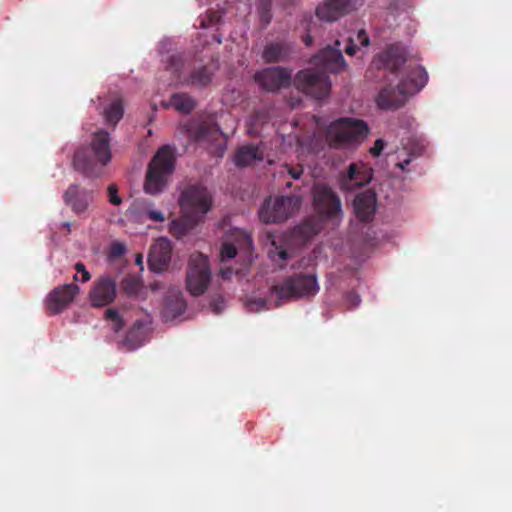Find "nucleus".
Here are the masks:
<instances>
[{"label":"nucleus","instance_id":"c03bdc74","mask_svg":"<svg viewBox=\"0 0 512 512\" xmlns=\"http://www.w3.org/2000/svg\"><path fill=\"white\" fill-rule=\"evenodd\" d=\"M412 160L413 158L408 155L406 159H403L402 161L397 163V167L402 171H406L407 166L411 163Z\"/></svg>","mask_w":512,"mask_h":512},{"label":"nucleus","instance_id":"2eb2a0df","mask_svg":"<svg viewBox=\"0 0 512 512\" xmlns=\"http://www.w3.org/2000/svg\"><path fill=\"white\" fill-rule=\"evenodd\" d=\"M80 292V287L75 283L64 284L54 288L47 296L46 307L51 315L61 313L73 302Z\"/></svg>","mask_w":512,"mask_h":512},{"label":"nucleus","instance_id":"6e6552de","mask_svg":"<svg viewBox=\"0 0 512 512\" xmlns=\"http://www.w3.org/2000/svg\"><path fill=\"white\" fill-rule=\"evenodd\" d=\"M312 203L316 214L323 220L338 226L343 218L342 202L338 194L326 183L312 187Z\"/></svg>","mask_w":512,"mask_h":512},{"label":"nucleus","instance_id":"f3484780","mask_svg":"<svg viewBox=\"0 0 512 512\" xmlns=\"http://www.w3.org/2000/svg\"><path fill=\"white\" fill-rule=\"evenodd\" d=\"M171 254V242L166 238L157 239L150 247L148 255V264L150 269L154 272L164 271L170 263Z\"/></svg>","mask_w":512,"mask_h":512},{"label":"nucleus","instance_id":"de8ad7c7","mask_svg":"<svg viewBox=\"0 0 512 512\" xmlns=\"http://www.w3.org/2000/svg\"><path fill=\"white\" fill-rule=\"evenodd\" d=\"M207 16H208L209 22H210L211 24H215V23H217V22L219 21V18H220V16L218 15V13H217V12H213V11L209 12V13L207 14Z\"/></svg>","mask_w":512,"mask_h":512},{"label":"nucleus","instance_id":"9b49d317","mask_svg":"<svg viewBox=\"0 0 512 512\" xmlns=\"http://www.w3.org/2000/svg\"><path fill=\"white\" fill-rule=\"evenodd\" d=\"M211 281V270L208 258L203 254H193L190 257L186 276L187 290L193 296L202 295Z\"/></svg>","mask_w":512,"mask_h":512},{"label":"nucleus","instance_id":"dca6fc26","mask_svg":"<svg viewBox=\"0 0 512 512\" xmlns=\"http://www.w3.org/2000/svg\"><path fill=\"white\" fill-rule=\"evenodd\" d=\"M372 174V169L365 164L351 163L347 172L340 177V187L346 191L362 187L371 181Z\"/></svg>","mask_w":512,"mask_h":512},{"label":"nucleus","instance_id":"1a4fd4ad","mask_svg":"<svg viewBox=\"0 0 512 512\" xmlns=\"http://www.w3.org/2000/svg\"><path fill=\"white\" fill-rule=\"evenodd\" d=\"M212 204L211 193L202 185L187 186L179 197L181 212L201 222L212 208Z\"/></svg>","mask_w":512,"mask_h":512},{"label":"nucleus","instance_id":"a19ab883","mask_svg":"<svg viewBox=\"0 0 512 512\" xmlns=\"http://www.w3.org/2000/svg\"><path fill=\"white\" fill-rule=\"evenodd\" d=\"M286 169H287L288 174L293 179H299L303 173V168L301 166H299V167L286 166Z\"/></svg>","mask_w":512,"mask_h":512},{"label":"nucleus","instance_id":"58836bf2","mask_svg":"<svg viewBox=\"0 0 512 512\" xmlns=\"http://www.w3.org/2000/svg\"><path fill=\"white\" fill-rule=\"evenodd\" d=\"M211 309L215 314H219L224 309V300L222 297H216L212 299L210 303Z\"/></svg>","mask_w":512,"mask_h":512},{"label":"nucleus","instance_id":"2f4dec72","mask_svg":"<svg viewBox=\"0 0 512 512\" xmlns=\"http://www.w3.org/2000/svg\"><path fill=\"white\" fill-rule=\"evenodd\" d=\"M237 255V249L233 243L224 242L220 250L221 261L233 259Z\"/></svg>","mask_w":512,"mask_h":512},{"label":"nucleus","instance_id":"aec40b11","mask_svg":"<svg viewBox=\"0 0 512 512\" xmlns=\"http://www.w3.org/2000/svg\"><path fill=\"white\" fill-rule=\"evenodd\" d=\"M293 52V46L287 41H273L265 45L262 59L266 63L287 61Z\"/></svg>","mask_w":512,"mask_h":512},{"label":"nucleus","instance_id":"e433bc0d","mask_svg":"<svg viewBox=\"0 0 512 512\" xmlns=\"http://www.w3.org/2000/svg\"><path fill=\"white\" fill-rule=\"evenodd\" d=\"M386 143L383 139L379 138L374 142L373 147L370 149V153L374 157H378L381 155Z\"/></svg>","mask_w":512,"mask_h":512},{"label":"nucleus","instance_id":"5fc2aeb1","mask_svg":"<svg viewBox=\"0 0 512 512\" xmlns=\"http://www.w3.org/2000/svg\"><path fill=\"white\" fill-rule=\"evenodd\" d=\"M291 185H292V184H291V182H287V183H286V187H288V188H290V187H291Z\"/></svg>","mask_w":512,"mask_h":512},{"label":"nucleus","instance_id":"ea45409f","mask_svg":"<svg viewBox=\"0 0 512 512\" xmlns=\"http://www.w3.org/2000/svg\"><path fill=\"white\" fill-rule=\"evenodd\" d=\"M268 6H269L268 2L262 3V12H261V16L260 17H261V21L265 25H268L270 23V20H271V14L269 12Z\"/></svg>","mask_w":512,"mask_h":512},{"label":"nucleus","instance_id":"f03ea898","mask_svg":"<svg viewBox=\"0 0 512 512\" xmlns=\"http://www.w3.org/2000/svg\"><path fill=\"white\" fill-rule=\"evenodd\" d=\"M111 158L110 134L100 129L93 134L90 145L81 146L75 151L73 166L84 176L97 178L103 175Z\"/></svg>","mask_w":512,"mask_h":512},{"label":"nucleus","instance_id":"4468645a","mask_svg":"<svg viewBox=\"0 0 512 512\" xmlns=\"http://www.w3.org/2000/svg\"><path fill=\"white\" fill-rule=\"evenodd\" d=\"M94 196V190L86 189L78 184H71L63 193V201L73 213L82 216L89 210Z\"/></svg>","mask_w":512,"mask_h":512},{"label":"nucleus","instance_id":"37998d69","mask_svg":"<svg viewBox=\"0 0 512 512\" xmlns=\"http://www.w3.org/2000/svg\"><path fill=\"white\" fill-rule=\"evenodd\" d=\"M358 49V47L353 43V40L352 39H349V43L347 44V46L345 47V52L346 54L348 55H354L356 53V50Z\"/></svg>","mask_w":512,"mask_h":512},{"label":"nucleus","instance_id":"f704fd0d","mask_svg":"<svg viewBox=\"0 0 512 512\" xmlns=\"http://www.w3.org/2000/svg\"><path fill=\"white\" fill-rule=\"evenodd\" d=\"M345 302L350 308H355L360 304L361 299L356 292L349 291L345 295Z\"/></svg>","mask_w":512,"mask_h":512},{"label":"nucleus","instance_id":"a18cd8bd","mask_svg":"<svg viewBox=\"0 0 512 512\" xmlns=\"http://www.w3.org/2000/svg\"><path fill=\"white\" fill-rule=\"evenodd\" d=\"M412 160L413 158L408 155L406 159H403L402 161L397 163V167L402 171H406L407 166L411 163Z\"/></svg>","mask_w":512,"mask_h":512},{"label":"nucleus","instance_id":"b1692460","mask_svg":"<svg viewBox=\"0 0 512 512\" xmlns=\"http://www.w3.org/2000/svg\"><path fill=\"white\" fill-rule=\"evenodd\" d=\"M385 69L396 73L406 62L404 53L397 47H390L381 56Z\"/></svg>","mask_w":512,"mask_h":512},{"label":"nucleus","instance_id":"5701e85b","mask_svg":"<svg viewBox=\"0 0 512 512\" xmlns=\"http://www.w3.org/2000/svg\"><path fill=\"white\" fill-rule=\"evenodd\" d=\"M201 221L182 213L179 219H174L169 225V232L176 238H181L189 233Z\"/></svg>","mask_w":512,"mask_h":512},{"label":"nucleus","instance_id":"8fccbe9b","mask_svg":"<svg viewBox=\"0 0 512 512\" xmlns=\"http://www.w3.org/2000/svg\"><path fill=\"white\" fill-rule=\"evenodd\" d=\"M311 32H312V29L309 28L307 35L303 38V41H304L306 46H310L312 44V42H313V39H312V36H311Z\"/></svg>","mask_w":512,"mask_h":512},{"label":"nucleus","instance_id":"39448f33","mask_svg":"<svg viewBox=\"0 0 512 512\" xmlns=\"http://www.w3.org/2000/svg\"><path fill=\"white\" fill-rule=\"evenodd\" d=\"M369 132L367 123L353 118H340L332 122L326 131L330 148L342 149L359 143Z\"/></svg>","mask_w":512,"mask_h":512},{"label":"nucleus","instance_id":"72a5a7b5","mask_svg":"<svg viewBox=\"0 0 512 512\" xmlns=\"http://www.w3.org/2000/svg\"><path fill=\"white\" fill-rule=\"evenodd\" d=\"M108 197L109 202L112 205L118 206L122 203V198L118 195V187L115 184H110L108 186Z\"/></svg>","mask_w":512,"mask_h":512},{"label":"nucleus","instance_id":"f257e3e1","mask_svg":"<svg viewBox=\"0 0 512 512\" xmlns=\"http://www.w3.org/2000/svg\"><path fill=\"white\" fill-rule=\"evenodd\" d=\"M315 68L299 71L293 81L294 86L303 93L316 99H322L330 93L331 82L328 73H339L346 67L340 49V41L334 46H326L311 59Z\"/></svg>","mask_w":512,"mask_h":512},{"label":"nucleus","instance_id":"20e7f679","mask_svg":"<svg viewBox=\"0 0 512 512\" xmlns=\"http://www.w3.org/2000/svg\"><path fill=\"white\" fill-rule=\"evenodd\" d=\"M166 69L180 84L197 88L208 86L214 74L210 66L197 64L194 58L182 53L170 55L166 60Z\"/></svg>","mask_w":512,"mask_h":512},{"label":"nucleus","instance_id":"bb28decb","mask_svg":"<svg viewBox=\"0 0 512 512\" xmlns=\"http://www.w3.org/2000/svg\"><path fill=\"white\" fill-rule=\"evenodd\" d=\"M170 104L179 112L189 114L196 106L195 100L187 93H175L170 98Z\"/></svg>","mask_w":512,"mask_h":512},{"label":"nucleus","instance_id":"6ab92c4d","mask_svg":"<svg viewBox=\"0 0 512 512\" xmlns=\"http://www.w3.org/2000/svg\"><path fill=\"white\" fill-rule=\"evenodd\" d=\"M351 0H329L317 7L316 15L320 20L336 21L352 10Z\"/></svg>","mask_w":512,"mask_h":512},{"label":"nucleus","instance_id":"423d86ee","mask_svg":"<svg viewBox=\"0 0 512 512\" xmlns=\"http://www.w3.org/2000/svg\"><path fill=\"white\" fill-rule=\"evenodd\" d=\"M175 169V157L169 146L161 147L150 161L144 183L145 192L155 195L166 187Z\"/></svg>","mask_w":512,"mask_h":512},{"label":"nucleus","instance_id":"603ef678","mask_svg":"<svg viewBox=\"0 0 512 512\" xmlns=\"http://www.w3.org/2000/svg\"><path fill=\"white\" fill-rule=\"evenodd\" d=\"M221 273H222V276H223L224 278H226V277H228V275H229V274H231V271H230V270H227V271H225V270H221Z\"/></svg>","mask_w":512,"mask_h":512},{"label":"nucleus","instance_id":"7c9ffc66","mask_svg":"<svg viewBox=\"0 0 512 512\" xmlns=\"http://www.w3.org/2000/svg\"><path fill=\"white\" fill-rule=\"evenodd\" d=\"M269 256L273 261L284 262L288 259V251L285 247L278 245L275 240H272Z\"/></svg>","mask_w":512,"mask_h":512},{"label":"nucleus","instance_id":"09e8293b","mask_svg":"<svg viewBox=\"0 0 512 512\" xmlns=\"http://www.w3.org/2000/svg\"><path fill=\"white\" fill-rule=\"evenodd\" d=\"M257 305L258 308H264L265 307V304H266V301L264 299H258V300H253V301H249V306H252V305Z\"/></svg>","mask_w":512,"mask_h":512},{"label":"nucleus","instance_id":"4c0bfd02","mask_svg":"<svg viewBox=\"0 0 512 512\" xmlns=\"http://www.w3.org/2000/svg\"><path fill=\"white\" fill-rule=\"evenodd\" d=\"M146 215L154 222H163L165 220L164 214L160 210L149 209L147 210Z\"/></svg>","mask_w":512,"mask_h":512},{"label":"nucleus","instance_id":"c9c22d12","mask_svg":"<svg viewBox=\"0 0 512 512\" xmlns=\"http://www.w3.org/2000/svg\"><path fill=\"white\" fill-rule=\"evenodd\" d=\"M424 148L421 142H415L413 146L409 148L408 155L415 159L423 154Z\"/></svg>","mask_w":512,"mask_h":512},{"label":"nucleus","instance_id":"7ed1b4c3","mask_svg":"<svg viewBox=\"0 0 512 512\" xmlns=\"http://www.w3.org/2000/svg\"><path fill=\"white\" fill-rule=\"evenodd\" d=\"M428 74L421 66L410 68L397 87L387 85L379 92L376 102L380 109L394 110L402 107L408 97L419 92L427 83Z\"/></svg>","mask_w":512,"mask_h":512},{"label":"nucleus","instance_id":"cd10ccee","mask_svg":"<svg viewBox=\"0 0 512 512\" xmlns=\"http://www.w3.org/2000/svg\"><path fill=\"white\" fill-rule=\"evenodd\" d=\"M124 107L121 99L114 100L104 110V118L107 124L115 126L123 117Z\"/></svg>","mask_w":512,"mask_h":512},{"label":"nucleus","instance_id":"ddd939ff","mask_svg":"<svg viewBox=\"0 0 512 512\" xmlns=\"http://www.w3.org/2000/svg\"><path fill=\"white\" fill-rule=\"evenodd\" d=\"M116 293V281L109 275H103L92 283L88 299L92 307H105L114 302Z\"/></svg>","mask_w":512,"mask_h":512},{"label":"nucleus","instance_id":"c756f323","mask_svg":"<svg viewBox=\"0 0 512 512\" xmlns=\"http://www.w3.org/2000/svg\"><path fill=\"white\" fill-rule=\"evenodd\" d=\"M105 319L111 322L112 330L118 333L124 327V321L114 308H109L105 312Z\"/></svg>","mask_w":512,"mask_h":512},{"label":"nucleus","instance_id":"864d4df0","mask_svg":"<svg viewBox=\"0 0 512 512\" xmlns=\"http://www.w3.org/2000/svg\"><path fill=\"white\" fill-rule=\"evenodd\" d=\"M136 262H137L138 264H141V263H142V256H141V255H138V256H137Z\"/></svg>","mask_w":512,"mask_h":512},{"label":"nucleus","instance_id":"393cba45","mask_svg":"<svg viewBox=\"0 0 512 512\" xmlns=\"http://www.w3.org/2000/svg\"><path fill=\"white\" fill-rule=\"evenodd\" d=\"M220 134L221 130L216 123L212 121H204L197 126L194 132V138L197 141L213 142L218 140Z\"/></svg>","mask_w":512,"mask_h":512},{"label":"nucleus","instance_id":"3c124183","mask_svg":"<svg viewBox=\"0 0 512 512\" xmlns=\"http://www.w3.org/2000/svg\"><path fill=\"white\" fill-rule=\"evenodd\" d=\"M71 226L72 224L70 222H63L62 227L66 229L67 233L71 232Z\"/></svg>","mask_w":512,"mask_h":512},{"label":"nucleus","instance_id":"f8f14e48","mask_svg":"<svg viewBox=\"0 0 512 512\" xmlns=\"http://www.w3.org/2000/svg\"><path fill=\"white\" fill-rule=\"evenodd\" d=\"M254 78L263 90L277 92L290 86L292 71L280 66L268 67L257 72Z\"/></svg>","mask_w":512,"mask_h":512},{"label":"nucleus","instance_id":"4be33fe9","mask_svg":"<svg viewBox=\"0 0 512 512\" xmlns=\"http://www.w3.org/2000/svg\"><path fill=\"white\" fill-rule=\"evenodd\" d=\"M263 160V154L255 145H245L240 147L234 155V163L237 167H246L254 165Z\"/></svg>","mask_w":512,"mask_h":512},{"label":"nucleus","instance_id":"9d476101","mask_svg":"<svg viewBox=\"0 0 512 512\" xmlns=\"http://www.w3.org/2000/svg\"><path fill=\"white\" fill-rule=\"evenodd\" d=\"M302 204L299 195L268 197L259 210L262 222L280 223L291 217Z\"/></svg>","mask_w":512,"mask_h":512},{"label":"nucleus","instance_id":"473e14b6","mask_svg":"<svg viewBox=\"0 0 512 512\" xmlns=\"http://www.w3.org/2000/svg\"><path fill=\"white\" fill-rule=\"evenodd\" d=\"M75 270L77 271V273L73 277L75 281H81L82 283H86L91 279L90 272L86 269L85 265L82 262H77L75 264Z\"/></svg>","mask_w":512,"mask_h":512},{"label":"nucleus","instance_id":"49530a36","mask_svg":"<svg viewBox=\"0 0 512 512\" xmlns=\"http://www.w3.org/2000/svg\"><path fill=\"white\" fill-rule=\"evenodd\" d=\"M125 251V247L122 244H115L112 247V252L114 255H121Z\"/></svg>","mask_w":512,"mask_h":512},{"label":"nucleus","instance_id":"a211bd4d","mask_svg":"<svg viewBox=\"0 0 512 512\" xmlns=\"http://www.w3.org/2000/svg\"><path fill=\"white\" fill-rule=\"evenodd\" d=\"M376 194L371 190L356 195L353 207L356 217L362 222H370L376 211Z\"/></svg>","mask_w":512,"mask_h":512},{"label":"nucleus","instance_id":"c85d7f7f","mask_svg":"<svg viewBox=\"0 0 512 512\" xmlns=\"http://www.w3.org/2000/svg\"><path fill=\"white\" fill-rule=\"evenodd\" d=\"M122 287L128 296H136L142 289V283L135 276H127L122 281Z\"/></svg>","mask_w":512,"mask_h":512},{"label":"nucleus","instance_id":"79ce46f5","mask_svg":"<svg viewBox=\"0 0 512 512\" xmlns=\"http://www.w3.org/2000/svg\"><path fill=\"white\" fill-rule=\"evenodd\" d=\"M358 40L360 41L362 46L369 45V38L364 30L359 31L357 35Z\"/></svg>","mask_w":512,"mask_h":512},{"label":"nucleus","instance_id":"0eeeda50","mask_svg":"<svg viewBox=\"0 0 512 512\" xmlns=\"http://www.w3.org/2000/svg\"><path fill=\"white\" fill-rule=\"evenodd\" d=\"M318 291L316 276L308 273H295L271 287L272 294H275L279 300L310 298Z\"/></svg>","mask_w":512,"mask_h":512},{"label":"nucleus","instance_id":"412c9836","mask_svg":"<svg viewBox=\"0 0 512 512\" xmlns=\"http://www.w3.org/2000/svg\"><path fill=\"white\" fill-rule=\"evenodd\" d=\"M187 304L181 291H170L165 298L163 317L166 320H173L182 315Z\"/></svg>","mask_w":512,"mask_h":512},{"label":"nucleus","instance_id":"a878e982","mask_svg":"<svg viewBox=\"0 0 512 512\" xmlns=\"http://www.w3.org/2000/svg\"><path fill=\"white\" fill-rule=\"evenodd\" d=\"M143 323L141 321H136L133 326L127 331L122 345L126 347L128 351L135 350L139 346H141L143 342Z\"/></svg>","mask_w":512,"mask_h":512}]
</instances>
